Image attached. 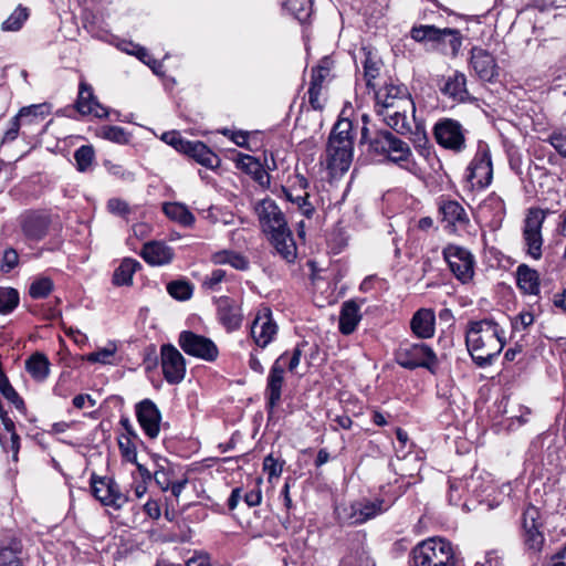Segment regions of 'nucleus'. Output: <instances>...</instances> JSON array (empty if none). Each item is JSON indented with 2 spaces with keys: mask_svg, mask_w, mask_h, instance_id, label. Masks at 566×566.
Segmentation results:
<instances>
[{
  "mask_svg": "<svg viewBox=\"0 0 566 566\" xmlns=\"http://www.w3.org/2000/svg\"><path fill=\"white\" fill-rule=\"evenodd\" d=\"M465 345L479 367L490 366L505 345L504 329L492 317L469 321L465 328Z\"/></svg>",
  "mask_w": 566,
  "mask_h": 566,
  "instance_id": "f257e3e1",
  "label": "nucleus"
},
{
  "mask_svg": "<svg viewBox=\"0 0 566 566\" xmlns=\"http://www.w3.org/2000/svg\"><path fill=\"white\" fill-rule=\"evenodd\" d=\"M263 232L269 237L275 252L286 262L294 263L297 248L284 213L271 198L261 200L255 207Z\"/></svg>",
  "mask_w": 566,
  "mask_h": 566,
  "instance_id": "f03ea898",
  "label": "nucleus"
},
{
  "mask_svg": "<svg viewBox=\"0 0 566 566\" xmlns=\"http://www.w3.org/2000/svg\"><path fill=\"white\" fill-rule=\"evenodd\" d=\"M350 106L345 103L338 120L334 124L326 145V167L332 177L343 176L350 167L354 156V122L344 117L346 108Z\"/></svg>",
  "mask_w": 566,
  "mask_h": 566,
  "instance_id": "7ed1b4c3",
  "label": "nucleus"
},
{
  "mask_svg": "<svg viewBox=\"0 0 566 566\" xmlns=\"http://www.w3.org/2000/svg\"><path fill=\"white\" fill-rule=\"evenodd\" d=\"M49 114L50 106L46 103L22 107L11 118L10 126L4 133L3 142H13L19 135L24 138H32L43 134L44 119Z\"/></svg>",
  "mask_w": 566,
  "mask_h": 566,
  "instance_id": "20e7f679",
  "label": "nucleus"
},
{
  "mask_svg": "<svg viewBox=\"0 0 566 566\" xmlns=\"http://www.w3.org/2000/svg\"><path fill=\"white\" fill-rule=\"evenodd\" d=\"M415 566H455V557L450 542L430 538L412 549Z\"/></svg>",
  "mask_w": 566,
  "mask_h": 566,
  "instance_id": "39448f33",
  "label": "nucleus"
},
{
  "mask_svg": "<svg viewBox=\"0 0 566 566\" xmlns=\"http://www.w3.org/2000/svg\"><path fill=\"white\" fill-rule=\"evenodd\" d=\"M395 358L398 365L409 370L426 368L434 374L439 365L436 353L424 343H401Z\"/></svg>",
  "mask_w": 566,
  "mask_h": 566,
  "instance_id": "423d86ee",
  "label": "nucleus"
},
{
  "mask_svg": "<svg viewBox=\"0 0 566 566\" xmlns=\"http://www.w3.org/2000/svg\"><path fill=\"white\" fill-rule=\"evenodd\" d=\"M363 127L360 128L359 161L363 165L371 164L378 160V157L386 156L387 145L391 133L389 130H378L368 127V116H361Z\"/></svg>",
  "mask_w": 566,
  "mask_h": 566,
  "instance_id": "0eeeda50",
  "label": "nucleus"
},
{
  "mask_svg": "<svg viewBox=\"0 0 566 566\" xmlns=\"http://www.w3.org/2000/svg\"><path fill=\"white\" fill-rule=\"evenodd\" d=\"M521 537L528 554H538L545 544L544 520L538 507L530 504L522 513Z\"/></svg>",
  "mask_w": 566,
  "mask_h": 566,
  "instance_id": "6e6552de",
  "label": "nucleus"
},
{
  "mask_svg": "<svg viewBox=\"0 0 566 566\" xmlns=\"http://www.w3.org/2000/svg\"><path fill=\"white\" fill-rule=\"evenodd\" d=\"M545 212L539 208H530L523 224V242L525 252L534 260H539L543 254L542 227L545 221Z\"/></svg>",
  "mask_w": 566,
  "mask_h": 566,
  "instance_id": "1a4fd4ad",
  "label": "nucleus"
},
{
  "mask_svg": "<svg viewBox=\"0 0 566 566\" xmlns=\"http://www.w3.org/2000/svg\"><path fill=\"white\" fill-rule=\"evenodd\" d=\"M51 214L44 210L29 209L18 217V226L27 242H40L49 233Z\"/></svg>",
  "mask_w": 566,
  "mask_h": 566,
  "instance_id": "9d476101",
  "label": "nucleus"
},
{
  "mask_svg": "<svg viewBox=\"0 0 566 566\" xmlns=\"http://www.w3.org/2000/svg\"><path fill=\"white\" fill-rule=\"evenodd\" d=\"M467 171L465 180L471 190H482L492 182L493 167L486 147H479Z\"/></svg>",
  "mask_w": 566,
  "mask_h": 566,
  "instance_id": "9b49d317",
  "label": "nucleus"
},
{
  "mask_svg": "<svg viewBox=\"0 0 566 566\" xmlns=\"http://www.w3.org/2000/svg\"><path fill=\"white\" fill-rule=\"evenodd\" d=\"M465 133L463 126L453 118H441L433 126L436 142L441 147L454 153L465 149Z\"/></svg>",
  "mask_w": 566,
  "mask_h": 566,
  "instance_id": "f8f14e48",
  "label": "nucleus"
},
{
  "mask_svg": "<svg viewBox=\"0 0 566 566\" xmlns=\"http://www.w3.org/2000/svg\"><path fill=\"white\" fill-rule=\"evenodd\" d=\"M30 554L23 539L13 531L0 535V566H27Z\"/></svg>",
  "mask_w": 566,
  "mask_h": 566,
  "instance_id": "ddd939ff",
  "label": "nucleus"
},
{
  "mask_svg": "<svg viewBox=\"0 0 566 566\" xmlns=\"http://www.w3.org/2000/svg\"><path fill=\"white\" fill-rule=\"evenodd\" d=\"M377 111H391L394 108H413V99L405 84H395L392 82L384 84V87L375 88Z\"/></svg>",
  "mask_w": 566,
  "mask_h": 566,
  "instance_id": "4468645a",
  "label": "nucleus"
},
{
  "mask_svg": "<svg viewBox=\"0 0 566 566\" xmlns=\"http://www.w3.org/2000/svg\"><path fill=\"white\" fill-rule=\"evenodd\" d=\"M178 344L187 355L206 361H214L219 356V349L212 339L191 331H182Z\"/></svg>",
  "mask_w": 566,
  "mask_h": 566,
  "instance_id": "2eb2a0df",
  "label": "nucleus"
},
{
  "mask_svg": "<svg viewBox=\"0 0 566 566\" xmlns=\"http://www.w3.org/2000/svg\"><path fill=\"white\" fill-rule=\"evenodd\" d=\"M91 491L103 505L117 510L128 501L127 496L120 492L119 485L111 478H99L92 474Z\"/></svg>",
  "mask_w": 566,
  "mask_h": 566,
  "instance_id": "dca6fc26",
  "label": "nucleus"
},
{
  "mask_svg": "<svg viewBox=\"0 0 566 566\" xmlns=\"http://www.w3.org/2000/svg\"><path fill=\"white\" fill-rule=\"evenodd\" d=\"M160 356L165 380L170 385L181 382L186 375V360L180 352L171 344H164Z\"/></svg>",
  "mask_w": 566,
  "mask_h": 566,
  "instance_id": "f3484780",
  "label": "nucleus"
},
{
  "mask_svg": "<svg viewBox=\"0 0 566 566\" xmlns=\"http://www.w3.org/2000/svg\"><path fill=\"white\" fill-rule=\"evenodd\" d=\"M451 272L462 283H468L474 274V260L472 254L460 247H448L443 251Z\"/></svg>",
  "mask_w": 566,
  "mask_h": 566,
  "instance_id": "a211bd4d",
  "label": "nucleus"
},
{
  "mask_svg": "<svg viewBox=\"0 0 566 566\" xmlns=\"http://www.w3.org/2000/svg\"><path fill=\"white\" fill-rule=\"evenodd\" d=\"M287 353H283L272 365L265 388V399H266V411L269 417H271L274 412V409L281 401L282 396V386L284 381V366L282 361L285 359Z\"/></svg>",
  "mask_w": 566,
  "mask_h": 566,
  "instance_id": "6ab92c4d",
  "label": "nucleus"
},
{
  "mask_svg": "<svg viewBox=\"0 0 566 566\" xmlns=\"http://www.w3.org/2000/svg\"><path fill=\"white\" fill-rule=\"evenodd\" d=\"M361 64H363V78L366 87L375 91L379 86V81L382 78L385 64L377 49L373 46L361 48Z\"/></svg>",
  "mask_w": 566,
  "mask_h": 566,
  "instance_id": "aec40b11",
  "label": "nucleus"
},
{
  "mask_svg": "<svg viewBox=\"0 0 566 566\" xmlns=\"http://www.w3.org/2000/svg\"><path fill=\"white\" fill-rule=\"evenodd\" d=\"M135 413L144 433L149 439H156L160 431L161 412L156 403L146 398L136 403Z\"/></svg>",
  "mask_w": 566,
  "mask_h": 566,
  "instance_id": "412c9836",
  "label": "nucleus"
},
{
  "mask_svg": "<svg viewBox=\"0 0 566 566\" xmlns=\"http://www.w3.org/2000/svg\"><path fill=\"white\" fill-rule=\"evenodd\" d=\"M217 307V317L219 323L227 332H234L241 327L243 313L241 306L230 296L222 295L213 297Z\"/></svg>",
  "mask_w": 566,
  "mask_h": 566,
  "instance_id": "4be33fe9",
  "label": "nucleus"
},
{
  "mask_svg": "<svg viewBox=\"0 0 566 566\" xmlns=\"http://www.w3.org/2000/svg\"><path fill=\"white\" fill-rule=\"evenodd\" d=\"M277 333V325L272 317V312L269 307H264L258 312L251 325V336L255 344L265 348Z\"/></svg>",
  "mask_w": 566,
  "mask_h": 566,
  "instance_id": "5701e85b",
  "label": "nucleus"
},
{
  "mask_svg": "<svg viewBox=\"0 0 566 566\" xmlns=\"http://www.w3.org/2000/svg\"><path fill=\"white\" fill-rule=\"evenodd\" d=\"M76 109L82 115L93 114L98 118L108 117V109L102 105L93 93V87L86 82L80 83L78 96L76 99Z\"/></svg>",
  "mask_w": 566,
  "mask_h": 566,
  "instance_id": "b1692460",
  "label": "nucleus"
},
{
  "mask_svg": "<svg viewBox=\"0 0 566 566\" xmlns=\"http://www.w3.org/2000/svg\"><path fill=\"white\" fill-rule=\"evenodd\" d=\"M470 64L475 74L483 81H492L497 74L495 59L482 48L474 46L471 50Z\"/></svg>",
  "mask_w": 566,
  "mask_h": 566,
  "instance_id": "393cba45",
  "label": "nucleus"
},
{
  "mask_svg": "<svg viewBox=\"0 0 566 566\" xmlns=\"http://www.w3.org/2000/svg\"><path fill=\"white\" fill-rule=\"evenodd\" d=\"M206 168L213 169L220 165V158L202 142L188 140L182 153Z\"/></svg>",
  "mask_w": 566,
  "mask_h": 566,
  "instance_id": "a878e982",
  "label": "nucleus"
},
{
  "mask_svg": "<svg viewBox=\"0 0 566 566\" xmlns=\"http://www.w3.org/2000/svg\"><path fill=\"white\" fill-rule=\"evenodd\" d=\"M439 212L441 213V221L446 224V228L455 231L458 228H465L469 223V217L464 208L454 200L443 202Z\"/></svg>",
  "mask_w": 566,
  "mask_h": 566,
  "instance_id": "bb28decb",
  "label": "nucleus"
},
{
  "mask_svg": "<svg viewBox=\"0 0 566 566\" xmlns=\"http://www.w3.org/2000/svg\"><path fill=\"white\" fill-rule=\"evenodd\" d=\"M142 258L150 265L159 266L169 264L174 259V251L164 242L150 241L144 244Z\"/></svg>",
  "mask_w": 566,
  "mask_h": 566,
  "instance_id": "cd10ccee",
  "label": "nucleus"
},
{
  "mask_svg": "<svg viewBox=\"0 0 566 566\" xmlns=\"http://www.w3.org/2000/svg\"><path fill=\"white\" fill-rule=\"evenodd\" d=\"M382 116L384 122L396 133L400 135H408L411 133V124L408 120L407 114L409 112L415 116L416 106L413 108L398 107L391 111H377Z\"/></svg>",
  "mask_w": 566,
  "mask_h": 566,
  "instance_id": "c85d7f7f",
  "label": "nucleus"
},
{
  "mask_svg": "<svg viewBox=\"0 0 566 566\" xmlns=\"http://www.w3.org/2000/svg\"><path fill=\"white\" fill-rule=\"evenodd\" d=\"M434 313L432 310L417 311L410 322L412 333L419 338H430L434 334Z\"/></svg>",
  "mask_w": 566,
  "mask_h": 566,
  "instance_id": "c756f323",
  "label": "nucleus"
},
{
  "mask_svg": "<svg viewBox=\"0 0 566 566\" xmlns=\"http://www.w3.org/2000/svg\"><path fill=\"white\" fill-rule=\"evenodd\" d=\"M516 284L523 293L538 295L539 273L527 264L522 263L516 268Z\"/></svg>",
  "mask_w": 566,
  "mask_h": 566,
  "instance_id": "7c9ffc66",
  "label": "nucleus"
},
{
  "mask_svg": "<svg viewBox=\"0 0 566 566\" xmlns=\"http://www.w3.org/2000/svg\"><path fill=\"white\" fill-rule=\"evenodd\" d=\"M462 45V35L458 29L443 28L440 30L439 40L436 41L433 49L443 54L455 56Z\"/></svg>",
  "mask_w": 566,
  "mask_h": 566,
  "instance_id": "2f4dec72",
  "label": "nucleus"
},
{
  "mask_svg": "<svg viewBox=\"0 0 566 566\" xmlns=\"http://www.w3.org/2000/svg\"><path fill=\"white\" fill-rule=\"evenodd\" d=\"M358 506L359 507L356 509V524L375 518L377 515L388 510L385 500L377 496L373 499L364 497L359 501Z\"/></svg>",
  "mask_w": 566,
  "mask_h": 566,
  "instance_id": "473e14b6",
  "label": "nucleus"
},
{
  "mask_svg": "<svg viewBox=\"0 0 566 566\" xmlns=\"http://www.w3.org/2000/svg\"><path fill=\"white\" fill-rule=\"evenodd\" d=\"M51 363L45 354L35 352L25 360V370L33 380L43 382L50 375Z\"/></svg>",
  "mask_w": 566,
  "mask_h": 566,
  "instance_id": "72a5a7b5",
  "label": "nucleus"
},
{
  "mask_svg": "<svg viewBox=\"0 0 566 566\" xmlns=\"http://www.w3.org/2000/svg\"><path fill=\"white\" fill-rule=\"evenodd\" d=\"M480 212L484 217H490L493 224L500 226L506 213L505 202L499 195L493 192L480 205Z\"/></svg>",
  "mask_w": 566,
  "mask_h": 566,
  "instance_id": "f704fd0d",
  "label": "nucleus"
},
{
  "mask_svg": "<svg viewBox=\"0 0 566 566\" xmlns=\"http://www.w3.org/2000/svg\"><path fill=\"white\" fill-rule=\"evenodd\" d=\"M163 212L167 218L182 227H192L196 220L188 207L180 202H165L163 205Z\"/></svg>",
  "mask_w": 566,
  "mask_h": 566,
  "instance_id": "c9c22d12",
  "label": "nucleus"
},
{
  "mask_svg": "<svg viewBox=\"0 0 566 566\" xmlns=\"http://www.w3.org/2000/svg\"><path fill=\"white\" fill-rule=\"evenodd\" d=\"M441 91L443 94L455 101L464 102L469 97L465 75L463 73L455 72L446 81Z\"/></svg>",
  "mask_w": 566,
  "mask_h": 566,
  "instance_id": "e433bc0d",
  "label": "nucleus"
},
{
  "mask_svg": "<svg viewBox=\"0 0 566 566\" xmlns=\"http://www.w3.org/2000/svg\"><path fill=\"white\" fill-rule=\"evenodd\" d=\"M142 269V264L132 258L124 259L113 274V284L117 286H129L133 284L134 273Z\"/></svg>",
  "mask_w": 566,
  "mask_h": 566,
  "instance_id": "4c0bfd02",
  "label": "nucleus"
},
{
  "mask_svg": "<svg viewBox=\"0 0 566 566\" xmlns=\"http://www.w3.org/2000/svg\"><path fill=\"white\" fill-rule=\"evenodd\" d=\"M282 10L298 22H306L312 14V0H280Z\"/></svg>",
  "mask_w": 566,
  "mask_h": 566,
  "instance_id": "58836bf2",
  "label": "nucleus"
},
{
  "mask_svg": "<svg viewBox=\"0 0 566 566\" xmlns=\"http://www.w3.org/2000/svg\"><path fill=\"white\" fill-rule=\"evenodd\" d=\"M387 145L386 156L395 164L401 165V163L408 161L412 156L411 149L407 143L399 139L391 134V137Z\"/></svg>",
  "mask_w": 566,
  "mask_h": 566,
  "instance_id": "ea45409f",
  "label": "nucleus"
},
{
  "mask_svg": "<svg viewBox=\"0 0 566 566\" xmlns=\"http://www.w3.org/2000/svg\"><path fill=\"white\" fill-rule=\"evenodd\" d=\"M440 28L432 24L413 25L410 30V38L421 44H430L433 49L440 36Z\"/></svg>",
  "mask_w": 566,
  "mask_h": 566,
  "instance_id": "a19ab883",
  "label": "nucleus"
},
{
  "mask_svg": "<svg viewBox=\"0 0 566 566\" xmlns=\"http://www.w3.org/2000/svg\"><path fill=\"white\" fill-rule=\"evenodd\" d=\"M242 169L252 175L253 179L261 186H264L265 184L270 182V175L265 171L260 160L256 158L244 155L242 157Z\"/></svg>",
  "mask_w": 566,
  "mask_h": 566,
  "instance_id": "79ce46f5",
  "label": "nucleus"
},
{
  "mask_svg": "<svg viewBox=\"0 0 566 566\" xmlns=\"http://www.w3.org/2000/svg\"><path fill=\"white\" fill-rule=\"evenodd\" d=\"M29 15L30 10L27 7L19 4L9 18L2 22L1 29L6 32L19 31L29 19Z\"/></svg>",
  "mask_w": 566,
  "mask_h": 566,
  "instance_id": "37998d69",
  "label": "nucleus"
},
{
  "mask_svg": "<svg viewBox=\"0 0 566 566\" xmlns=\"http://www.w3.org/2000/svg\"><path fill=\"white\" fill-rule=\"evenodd\" d=\"M334 61L331 56H324L319 63L312 69L310 85L315 84V87L323 90V83L329 76Z\"/></svg>",
  "mask_w": 566,
  "mask_h": 566,
  "instance_id": "c03bdc74",
  "label": "nucleus"
},
{
  "mask_svg": "<svg viewBox=\"0 0 566 566\" xmlns=\"http://www.w3.org/2000/svg\"><path fill=\"white\" fill-rule=\"evenodd\" d=\"M99 136L119 145H127L132 139V134L120 126H104Z\"/></svg>",
  "mask_w": 566,
  "mask_h": 566,
  "instance_id": "a18cd8bd",
  "label": "nucleus"
},
{
  "mask_svg": "<svg viewBox=\"0 0 566 566\" xmlns=\"http://www.w3.org/2000/svg\"><path fill=\"white\" fill-rule=\"evenodd\" d=\"M167 292L178 301H187L192 296L193 286L185 280L171 281L167 284Z\"/></svg>",
  "mask_w": 566,
  "mask_h": 566,
  "instance_id": "49530a36",
  "label": "nucleus"
},
{
  "mask_svg": "<svg viewBox=\"0 0 566 566\" xmlns=\"http://www.w3.org/2000/svg\"><path fill=\"white\" fill-rule=\"evenodd\" d=\"M339 331L344 335L354 333V298L347 300L342 306Z\"/></svg>",
  "mask_w": 566,
  "mask_h": 566,
  "instance_id": "de8ad7c7",
  "label": "nucleus"
},
{
  "mask_svg": "<svg viewBox=\"0 0 566 566\" xmlns=\"http://www.w3.org/2000/svg\"><path fill=\"white\" fill-rule=\"evenodd\" d=\"M54 289L53 281L48 276L35 279L29 287V295L34 300L48 297Z\"/></svg>",
  "mask_w": 566,
  "mask_h": 566,
  "instance_id": "09e8293b",
  "label": "nucleus"
},
{
  "mask_svg": "<svg viewBox=\"0 0 566 566\" xmlns=\"http://www.w3.org/2000/svg\"><path fill=\"white\" fill-rule=\"evenodd\" d=\"M19 304V293L12 287H0V314L11 313Z\"/></svg>",
  "mask_w": 566,
  "mask_h": 566,
  "instance_id": "8fccbe9b",
  "label": "nucleus"
},
{
  "mask_svg": "<svg viewBox=\"0 0 566 566\" xmlns=\"http://www.w3.org/2000/svg\"><path fill=\"white\" fill-rule=\"evenodd\" d=\"M95 158L94 148L91 145H83L77 148L74 153V159L76 161V168L78 171H86Z\"/></svg>",
  "mask_w": 566,
  "mask_h": 566,
  "instance_id": "3c124183",
  "label": "nucleus"
},
{
  "mask_svg": "<svg viewBox=\"0 0 566 566\" xmlns=\"http://www.w3.org/2000/svg\"><path fill=\"white\" fill-rule=\"evenodd\" d=\"M135 439L130 438H117L118 449L122 458L130 463H136L137 450L134 442Z\"/></svg>",
  "mask_w": 566,
  "mask_h": 566,
  "instance_id": "603ef678",
  "label": "nucleus"
},
{
  "mask_svg": "<svg viewBox=\"0 0 566 566\" xmlns=\"http://www.w3.org/2000/svg\"><path fill=\"white\" fill-rule=\"evenodd\" d=\"M349 235L342 228H335L329 235L328 244L334 253H339L348 245Z\"/></svg>",
  "mask_w": 566,
  "mask_h": 566,
  "instance_id": "864d4df0",
  "label": "nucleus"
},
{
  "mask_svg": "<svg viewBox=\"0 0 566 566\" xmlns=\"http://www.w3.org/2000/svg\"><path fill=\"white\" fill-rule=\"evenodd\" d=\"M547 143L553 146L558 155L566 158V128L553 130L547 138Z\"/></svg>",
  "mask_w": 566,
  "mask_h": 566,
  "instance_id": "5fc2aeb1",
  "label": "nucleus"
},
{
  "mask_svg": "<svg viewBox=\"0 0 566 566\" xmlns=\"http://www.w3.org/2000/svg\"><path fill=\"white\" fill-rule=\"evenodd\" d=\"M227 272L222 269H214L202 281V287L210 291H218L221 282L226 279Z\"/></svg>",
  "mask_w": 566,
  "mask_h": 566,
  "instance_id": "6e6d98bb",
  "label": "nucleus"
},
{
  "mask_svg": "<svg viewBox=\"0 0 566 566\" xmlns=\"http://www.w3.org/2000/svg\"><path fill=\"white\" fill-rule=\"evenodd\" d=\"M283 464L284 461L280 462L272 453L264 458L263 470L269 474V480L279 478L282 474Z\"/></svg>",
  "mask_w": 566,
  "mask_h": 566,
  "instance_id": "4d7b16f0",
  "label": "nucleus"
},
{
  "mask_svg": "<svg viewBox=\"0 0 566 566\" xmlns=\"http://www.w3.org/2000/svg\"><path fill=\"white\" fill-rule=\"evenodd\" d=\"M19 264V254L15 249L7 248L3 252L1 271L3 273L11 272Z\"/></svg>",
  "mask_w": 566,
  "mask_h": 566,
  "instance_id": "13d9d810",
  "label": "nucleus"
},
{
  "mask_svg": "<svg viewBox=\"0 0 566 566\" xmlns=\"http://www.w3.org/2000/svg\"><path fill=\"white\" fill-rule=\"evenodd\" d=\"M161 139L172 146L177 151L182 153L188 139L184 138L177 132H167L163 134Z\"/></svg>",
  "mask_w": 566,
  "mask_h": 566,
  "instance_id": "bf43d9fd",
  "label": "nucleus"
},
{
  "mask_svg": "<svg viewBox=\"0 0 566 566\" xmlns=\"http://www.w3.org/2000/svg\"><path fill=\"white\" fill-rule=\"evenodd\" d=\"M107 209L111 213L125 217L130 212L129 206L126 201L118 199V198H112L107 201Z\"/></svg>",
  "mask_w": 566,
  "mask_h": 566,
  "instance_id": "052dcab7",
  "label": "nucleus"
},
{
  "mask_svg": "<svg viewBox=\"0 0 566 566\" xmlns=\"http://www.w3.org/2000/svg\"><path fill=\"white\" fill-rule=\"evenodd\" d=\"M172 474V470H154L153 480H155L156 484L160 488L161 491H168L169 486H171Z\"/></svg>",
  "mask_w": 566,
  "mask_h": 566,
  "instance_id": "680f3d73",
  "label": "nucleus"
},
{
  "mask_svg": "<svg viewBox=\"0 0 566 566\" xmlns=\"http://www.w3.org/2000/svg\"><path fill=\"white\" fill-rule=\"evenodd\" d=\"M115 348H102L87 355L90 363L109 364L111 357L115 354Z\"/></svg>",
  "mask_w": 566,
  "mask_h": 566,
  "instance_id": "e2e57ef3",
  "label": "nucleus"
},
{
  "mask_svg": "<svg viewBox=\"0 0 566 566\" xmlns=\"http://www.w3.org/2000/svg\"><path fill=\"white\" fill-rule=\"evenodd\" d=\"M296 205L304 217L311 219L315 213L314 206L308 201V193L306 191L303 195H296Z\"/></svg>",
  "mask_w": 566,
  "mask_h": 566,
  "instance_id": "0e129e2a",
  "label": "nucleus"
},
{
  "mask_svg": "<svg viewBox=\"0 0 566 566\" xmlns=\"http://www.w3.org/2000/svg\"><path fill=\"white\" fill-rule=\"evenodd\" d=\"M308 103L314 111H322L324 108V103L321 98L322 88L315 87V84L310 85L308 91Z\"/></svg>",
  "mask_w": 566,
  "mask_h": 566,
  "instance_id": "69168bd1",
  "label": "nucleus"
},
{
  "mask_svg": "<svg viewBox=\"0 0 566 566\" xmlns=\"http://www.w3.org/2000/svg\"><path fill=\"white\" fill-rule=\"evenodd\" d=\"M224 262L240 271H245L249 269V261L247 258L239 253H229Z\"/></svg>",
  "mask_w": 566,
  "mask_h": 566,
  "instance_id": "338daca9",
  "label": "nucleus"
},
{
  "mask_svg": "<svg viewBox=\"0 0 566 566\" xmlns=\"http://www.w3.org/2000/svg\"><path fill=\"white\" fill-rule=\"evenodd\" d=\"M474 566H501V559L496 551H489L475 562Z\"/></svg>",
  "mask_w": 566,
  "mask_h": 566,
  "instance_id": "774afa93",
  "label": "nucleus"
}]
</instances>
